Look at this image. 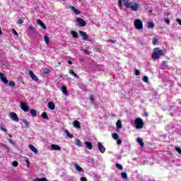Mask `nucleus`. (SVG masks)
Returning <instances> with one entry per match:
<instances>
[{
  "instance_id": "obj_42",
  "label": "nucleus",
  "mask_w": 181,
  "mask_h": 181,
  "mask_svg": "<svg viewBox=\"0 0 181 181\" xmlns=\"http://www.w3.org/2000/svg\"><path fill=\"white\" fill-rule=\"evenodd\" d=\"M18 25H22V23H23V19L20 18L18 21H17Z\"/></svg>"
},
{
  "instance_id": "obj_13",
  "label": "nucleus",
  "mask_w": 181,
  "mask_h": 181,
  "mask_svg": "<svg viewBox=\"0 0 181 181\" xmlns=\"http://www.w3.org/2000/svg\"><path fill=\"white\" fill-rule=\"evenodd\" d=\"M28 73H29L30 77H31L32 80H33L34 81H39V78H37V77H36V76L35 75L33 71H29Z\"/></svg>"
},
{
  "instance_id": "obj_29",
  "label": "nucleus",
  "mask_w": 181,
  "mask_h": 181,
  "mask_svg": "<svg viewBox=\"0 0 181 181\" xmlns=\"http://www.w3.org/2000/svg\"><path fill=\"white\" fill-rule=\"evenodd\" d=\"M121 176L122 179H128V174L125 172L121 173Z\"/></svg>"
},
{
  "instance_id": "obj_35",
  "label": "nucleus",
  "mask_w": 181,
  "mask_h": 181,
  "mask_svg": "<svg viewBox=\"0 0 181 181\" xmlns=\"http://www.w3.org/2000/svg\"><path fill=\"white\" fill-rule=\"evenodd\" d=\"M116 168H117V169L119 170H122V169H123L122 165H121V164H119L118 163H116Z\"/></svg>"
},
{
  "instance_id": "obj_46",
  "label": "nucleus",
  "mask_w": 181,
  "mask_h": 181,
  "mask_svg": "<svg viewBox=\"0 0 181 181\" xmlns=\"http://www.w3.org/2000/svg\"><path fill=\"white\" fill-rule=\"evenodd\" d=\"M118 138H119V136H118V134L114 133V139L117 140Z\"/></svg>"
},
{
  "instance_id": "obj_12",
  "label": "nucleus",
  "mask_w": 181,
  "mask_h": 181,
  "mask_svg": "<svg viewBox=\"0 0 181 181\" xmlns=\"http://www.w3.org/2000/svg\"><path fill=\"white\" fill-rule=\"evenodd\" d=\"M37 25H39V26L42 28V29H44L45 30H46V29H47V28L46 27L45 23H43V22L40 19L37 20Z\"/></svg>"
},
{
  "instance_id": "obj_43",
  "label": "nucleus",
  "mask_w": 181,
  "mask_h": 181,
  "mask_svg": "<svg viewBox=\"0 0 181 181\" xmlns=\"http://www.w3.org/2000/svg\"><path fill=\"white\" fill-rule=\"evenodd\" d=\"M19 163H18V161H13L12 163V166H14V168H16V166H18Z\"/></svg>"
},
{
  "instance_id": "obj_56",
  "label": "nucleus",
  "mask_w": 181,
  "mask_h": 181,
  "mask_svg": "<svg viewBox=\"0 0 181 181\" xmlns=\"http://www.w3.org/2000/svg\"><path fill=\"white\" fill-rule=\"evenodd\" d=\"M81 181H87V178L82 177H81Z\"/></svg>"
},
{
  "instance_id": "obj_17",
  "label": "nucleus",
  "mask_w": 181,
  "mask_h": 181,
  "mask_svg": "<svg viewBox=\"0 0 181 181\" xmlns=\"http://www.w3.org/2000/svg\"><path fill=\"white\" fill-rule=\"evenodd\" d=\"M29 148H30V151H32V152H33L34 153H35V154L39 153V151H37V149L36 148V147H35V146L30 144Z\"/></svg>"
},
{
  "instance_id": "obj_28",
  "label": "nucleus",
  "mask_w": 181,
  "mask_h": 181,
  "mask_svg": "<svg viewBox=\"0 0 181 181\" xmlns=\"http://www.w3.org/2000/svg\"><path fill=\"white\" fill-rule=\"evenodd\" d=\"M30 114L33 117H36L37 115V112L36 110L33 109L30 110Z\"/></svg>"
},
{
  "instance_id": "obj_62",
  "label": "nucleus",
  "mask_w": 181,
  "mask_h": 181,
  "mask_svg": "<svg viewBox=\"0 0 181 181\" xmlns=\"http://www.w3.org/2000/svg\"><path fill=\"white\" fill-rule=\"evenodd\" d=\"M146 117H148V113H145Z\"/></svg>"
},
{
  "instance_id": "obj_23",
  "label": "nucleus",
  "mask_w": 181,
  "mask_h": 181,
  "mask_svg": "<svg viewBox=\"0 0 181 181\" xmlns=\"http://www.w3.org/2000/svg\"><path fill=\"white\" fill-rule=\"evenodd\" d=\"M147 28L148 29H153L155 28V24L153 22L147 23Z\"/></svg>"
},
{
  "instance_id": "obj_18",
  "label": "nucleus",
  "mask_w": 181,
  "mask_h": 181,
  "mask_svg": "<svg viewBox=\"0 0 181 181\" xmlns=\"http://www.w3.org/2000/svg\"><path fill=\"white\" fill-rule=\"evenodd\" d=\"M74 167L75 168L76 170H77V172H83V168L80 167V165H78L77 163H74Z\"/></svg>"
},
{
  "instance_id": "obj_16",
  "label": "nucleus",
  "mask_w": 181,
  "mask_h": 181,
  "mask_svg": "<svg viewBox=\"0 0 181 181\" xmlns=\"http://www.w3.org/2000/svg\"><path fill=\"white\" fill-rule=\"evenodd\" d=\"M51 149H52L53 151H62V148L57 144H52Z\"/></svg>"
},
{
  "instance_id": "obj_33",
  "label": "nucleus",
  "mask_w": 181,
  "mask_h": 181,
  "mask_svg": "<svg viewBox=\"0 0 181 181\" xmlns=\"http://www.w3.org/2000/svg\"><path fill=\"white\" fill-rule=\"evenodd\" d=\"M142 81L144 83H149V78H148L146 76H143Z\"/></svg>"
},
{
  "instance_id": "obj_19",
  "label": "nucleus",
  "mask_w": 181,
  "mask_h": 181,
  "mask_svg": "<svg viewBox=\"0 0 181 181\" xmlns=\"http://www.w3.org/2000/svg\"><path fill=\"white\" fill-rule=\"evenodd\" d=\"M84 144L88 149H93V144L91 142L85 141Z\"/></svg>"
},
{
  "instance_id": "obj_63",
  "label": "nucleus",
  "mask_w": 181,
  "mask_h": 181,
  "mask_svg": "<svg viewBox=\"0 0 181 181\" xmlns=\"http://www.w3.org/2000/svg\"><path fill=\"white\" fill-rule=\"evenodd\" d=\"M58 64H62V63L59 62Z\"/></svg>"
},
{
  "instance_id": "obj_64",
  "label": "nucleus",
  "mask_w": 181,
  "mask_h": 181,
  "mask_svg": "<svg viewBox=\"0 0 181 181\" xmlns=\"http://www.w3.org/2000/svg\"><path fill=\"white\" fill-rule=\"evenodd\" d=\"M62 1H65V0H62Z\"/></svg>"
},
{
  "instance_id": "obj_39",
  "label": "nucleus",
  "mask_w": 181,
  "mask_h": 181,
  "mask_svg": "<svg viewBox=\"0 0 181 181\" xmlns=\"http://www.w3.org/2000/svg\"><path fill=\"white\" fill-rule=\"evenodd\" d=\"M69 74H71L74 77H77V74L73 71V70L69 71Z\"/></svg>"
},
{
  "instance_id": "obj_27",
  "label": "nucleus",
  "mask_w": 181,
  "mask_h": 181,
  "mask_svg": "<svg viewBox=\"0 0 181 181\" xmlns=\"http://www.w3.org/2000/svg\"><path fill=\"white\" fill-rule=\"evenodd\" d=\"M61 91L65 95H67V88L66 86H62L61 88Z\"/></svg>"
},
{
  "instance_id": "obj_59",
  "label": "nucleus",
  "mask_w": 181,
  "mask_h": 181,
  "mask_svg": "<svg viewBox=\"0 0 181 181\" xmlns=\"http://www.w3.org/2000/svg\"><path fill=\"white\" fill-rule=\"evenodd\" d=\"M0 35H2V30L1 29V27H0Z\"/></svg>"
},
{
  "instance_id": "obj_15",
  "label": "nucleus",
  "mask_w": 181,
  "mask_h": 181,
  "mask_svg": "<svg viewBox=\"0 0 181 181\" xmlns=\"http://www.w3.org/2000/svg\"><path fill=\"white\" fill-rule=\"evenodd\" d=\"M72 124L74 128H77L78 129H80L81 128V126L80 125V122L77 120L74 121Z\"/></svg>"
},
{
  "instance_id": "obj_38",
  "label": "nucleus",
  "mask_w": 181,
  "mask_h": 181,
  "mask_svg": "<svg viewBox=\"0 0 181 181\" xmlns=\"http://www.w3.org/2000/svg\"><path fill=\"white\" fill-rule=\"evenodd\" d=\"M35 181H47V179H46V177L37 178V179L35 180Z\"/></svg>"
},
{
  "instance_id": "obj_7",
  "label": "nucleus",
  "mask_w": 181,
  "mask_h": 181,
  "mask_svg": "<svg viewBox=\"0 0 181 181\" xmlns=\"http://www.w3.org/2000/svg\"><path fill=\"white\" fill-rule=\"evenodd\" d=\"M20 105L21 108L23 110V111H25V112H28V111H29V106H28V103L21 102Z\"/></svg>"
},
{
  "instance_id": "obj_57",
  "label": "nucleus",
  "mask_w": 181,
  "mask_h": 181,
  "mask_svg": "<svg viewBox=\"0 0 181 181\" xmlns=\"http://www.w3.org/2000/svg\"><path fill=\"white\" fill-rule=\"evenodd\" d=\"M152 12H153V11L152 9H150V10L148 11V13H152Z\"/></svg>"
},
{
  "instance_id": "obj_24",
  "label": "nucleus",
  "mask_w": 181,
  "mask_h": 181,
  "mask_svg": "<svg viewBox=\"0 0 181 181\" xmlns=\"http://www.w3.org/2000/svg\"><path fill=\"white\" fill-rule=\"evenodd\" d=\"M48 108H49V110H54V108H55L54 103H53V102H49V103H48Z\"/></svg>"
},
{
  "instance_id": "obj_34",
  "label": "nucleus",
  "mask_w": 181,
  "mask_h": 181,
  "mask_svg": "<svg viewBox=\"0 0 181 181\" xmlns=\"http://www.w3.org/2000/svg\"><path fill=\"white\" fill-rule=\"evenodd\" d=\"M44 40H45L46 45H49V37H47V35H44Z\"/></svg>"
},
{
  "instance_id": "obj_54",
  "label": "nucleus",
  "mask_w": 181,
  "mask_h": 181,
  "mask_svg": "<svg viewBox=\"0 0 181 181\" xmlns=\"http://www.w3.org/2000/svg\"><path fill=\"white\" fill-rule=\"evenodd\" d=\"M8 141L11 145H15V142L12 139H10Z\"/></svg>"
},
{
  "instance_id": "obj_22",
  "label": "nucleus",
  "mask_w": 181,
  "mask_h": 181,
  "mask_svg": "<svg viewBox=\"0 0 181 181\" xmlns=\"http://www.w3.org/2000/svg\"><path fill=\"white\" fill-rule=\"evenodd\" d=\"M64 134L66 135L67 138H70L71 139L74 138L73 134H71L67 129L64 130Z\"/></svg>"
},
{
  "instance_id": "obj_48",
  "label": "nucleus",
  "mask_w": 181,
  "mask_h": 181,
  "mask_svg": "<svg viewBox=\"0 0 181 181\" xmlns=\"http://www.w3.org/2000/svg\"><path fill=\"white\" fill-rule=\"evenodd\" d=\"M117 145H121V144H122V140H121V139H117Z\"/></svg>"
},
{
  "instance_id": "obj_50",
  "label": "nucleus",
  "mask_w": 181,
  "mask_h": 181,
  "mask_svg": "<svg viewBox=\"0 0 181 181\" xmlns=\"http://www.w3.org/2000/svg\"><path fill=\"white\" fill-rule=\"evenodd\" d=\"M0 129H1V131H4V132H7L8 131L6 129L4 128V127L2 126L0 127Z\"/></svg>"
},
{
  "instance_id": "obj_30",
  "label": "nucleus",
  "mask_w": 181,
  "mask_h": 181,
  "mask_svg": "<svg viewBox=\"0 0 181 181\" xmlns=\"http://www.w3.org/2000/svg\"><path fill=\"white\" fill-rule=\"evenodd\" d=\"M75 144H76V146L81 147V141H80V139H76L75 140Z\"/></svg>"
},
{
  "instance_id": "obj_60",
  "label": "nucleus",
  "mask_w": 181,
  "mask_h": 181,
  "mask_svg": "<svg viewBox=\"0 0 181 181\" xmlns=\"http://www.w3.org/2000/svg\"><path fill=\"white\" fill-rule=\"evenodd\" d=\"M112 138H114V133H112Z\"/></svg>"
},
{
  "instance_id": "obj_10",
  "label": "nucleus",
  "mask_w": 181,
  "mask_h": 181,
  "mask_svg": "<svg viewBox=\"0 0 181 181\" xmlns=\"http://www.w3.org/2000/svg\"><path fill=\"white\" fill-rule=\"evenodd\" d=\"M98 148L101 153H104L105 152V147H104V145H103V143L101 142H98Z\"/></svg>"
},
{
  "instance_id": "obj_9",
  "label": "nucleus",
  "mask_w": 181,
  "mask_h": 181,
  "mask_svg": "<svg viewBox=\"0 0 181 181\" xmlns=\"http://www.w3.org/2000/svg\"><path fill=\"white\" fill-rule=\"evenodd\" d=\"M79 35L81 36L83 40H88L89 37L87 35V33L84 31L79 30Z\"/></svg>"
},
{
  "instance_id": "obj_58",
  "label": "nucleus",
  "mask_w": 181,
  "mask_h": 181,
  "mask_svg": "<svg viewBox=\"0 0 181 181\" xmlns=\"http://www.w3.org/2000/svg\"><path fill=\"white\" fill-rule=\"evenodd\" d=\"M69 64H73V62L71 61H68Z\"/></svg>"
},
{
  "instance_id": "obj_21",
  "label": "nucleus",
  "mask_w": 181,
  "mask_h": 181,
  "mask_svg": "<svg viewBox=\"0 0 181 181\" xmlns=\"http://www.w3.org/2000/svg\"><path fill=\"white\" fill-rule=\"evenodd\" d=\"M71 35L73 36L74 39H78V33L74 30H71Z\"/></svg>"
},
{
  "instance_id": "obj_45",
  "label": "nucleus",
  "mask_w": 181,
  "mask_h": 181,
  "mask_svg": "<svg viewBox=\"0 0 181 181\" xmlns=\"http://www.w3.org/2000/svg\"><path fill=\"white\" fill-rule=\"evenodd\" d=\"M134 74L135 76H139L141 74V72L138 69H135Z\"/></svg>"
},
{
  "instance_id": "obj_52",
  "label": "nucleus",
  "mask_w": 181,
  "mask_h": 181,
  "mask_svg": "<svg viewBox=\"0 0 181 181\" xmlns=\"http://www.w3.org/2000/svg\"><path fill=\"white\" fill-rule=\"evenodd\" d=\"M13 33L16 35V36H19V35L18 34V32H16L15 30V29H13Z\"/></svg>"
},
{
  "instance_id": "obj_40",
  "label": "nucleus",
  "mask_w": 181,
  "mask_h": 181,
  "mask_svg": "<svg viewBox=\"0 0 181 181\" xmlns=\"http://www.w3.org/2000/svg\"><path fill=\"white\" fill-rule=\"evenodd\" d=\"M8 86L9 87H15V83H13V81H9Z\"/></svg>"
},
{
  "instance_id": "obj_8",
  "label": "nucleus",
  "mask_w": 181,
  "mask_h": 181,
  "mask_svg": "<svg viewBox=\"0 0 181 181\" xmlns=\"http://www.w3.org/2000/svg\"><path fill=\"white\" fill-rule=\"evenodd\" d=\"M10 118L13 121H15V122H19V117H18V115L15 112H11L10 113Z\"/></svg>"
},
{
  "instance_id": "obj_25",
  "label": "nucleus",
  "mask_w": 181,
  "mask_h": 181,
  "mask_svg": "<svg viewBox=\"0 0 181 181\" xmlns=\"http://www.w3.org/2000/svg\"><path fill=\"white\" fill-rule=\"evenodd\" d=\"M137 142H138V144H140V146H141V148H144V141L142 140V139H141V138H137Z\"/></svg>"
},
{
  "instance_id": "obj_37",
  "label": "nucleus",
  "mask_w": 181,
  "mask_h": 181,
  "mask_svg": "<svg viewBox=\"0 0 181 181\" xmlns=\"http://www.w3.org/2000/svg\"><path fill=\"white\" fill-rule=\"evenodd\" d=\"M43 73H44V74H49V73H50V69L45 68L43 70Z\"/></svg>"
},
{
  "instance_id": "obj_44",
  "label": "nucleus",
  "mask_w": 181,
  "mask_h": 181,
  "mask_svg": "<svg viewBox=\"0 0 181 181\" xmlns=\"http://www.w3.org/2000/svg\"><path fill=\"white\" fill-rule=\"evenodd\" d=\"M164 21L167 25H170V20L169 18H164Z\"/></svg>"
},
{
  "instance_id": "obj_31",
  "label": "nucleus",
  "mask_w": 181,
  "mask_h": 181,
  "mask_svg": "<svg viewBox=\"0 0 181 181\" xmlns=\"http://www.w3.org/2000/svg\"><path fill=\"white\" fill-rule=\"evenodd\" d=\"M28 32L29 33H35V28L33 26L30 25L28 27Z\"/></svg>"
},
{
  "instance_id": "obj_2",
  "label": "nucleus",
  "mask_w": 181,
  "mask_h": 181,
  "mask_svg": "<svg viewBox=\"0 0 181 181\" xmlns=\"http://www.w3.org/2000/svg\"><path fill=\"white\" fill-rule=\"evenodd\" d=\"M134 124L136 129H142L144 128V120L139 117L135 119Z\"/></svg>"
},
{
  "instance_id": "obj_20",
  "label": "nucleus",
  "mask_w": 181,
  "mask_h": 181,
  "mask_svg": "<svg viewBox=\"0 0 181 181\" xmlns=\"http://www.w3.org/2000/svg\"><path fill=\"white\" fill-rule=\"evenodd\" d=\"M69 8L71 11H73L76 15H80V11H78L74 6H70Z\"/></svg>"
},
{
  "instance_id": "obj_26",
  "label": "nucleus",
  "mask_w": 181,
  "mask_h": 181,
  "mask_svg": "<svg viewBox=\"0 0 181 181\" xmlns=\"http://www.w3.org/2000/svg\"><path fill=\"white\" fill-rule=\"evenodd\" d=\"M41 117L44 119H49V116H47V113L46 112H42Z\"/></svg>"
},
{
  "instance_id": "obj_61",
  "label": "nucleus",
  "mask_w": 181,
  "mask_h": 181,
  "mask_svg": "<svg viewBox=\"0 0 181 181\" xmlns=\"http://www.w3.org/2000/svg\"><path fill=\"white\" fill-rule=\"evenodd\" d=\"M9 138H12V135L8 134Z\"/></svg>"
},
{
  "instance_id": "obj_47",
  "label": "nucleus",
  "mask_w": 181,
  "mask_h": 181,
  "mask_svg": "<svg viewBox=\"0 0 181 181\" xmlns=\"http://www.w3.org/2000/svg\"><path fill=\"white\" fill-rule=\"evenodd\" d=\"M90 101L91 103L94 102V97L93 96V95H90Z\"/></svg>"
},
{
  "instance_id": "obj_5",
  "label": "nucleus",
  "mask_w": 181,
  "mask_h": 181,
  "mask_svg": "<svg viewBox=\"0 0 181 181\" xmlns=\"http://www.w3.org/2000/svg\"><path fill=\"white\" fill-rule=\"evenodd\" d=\"M122 2L126 8L129 7V5L131 4V3H129V0H119L118 5L119 8H122Z\"/></svg>"
},
{
  "instance_id": "obj_32",
  "label": "nucleus",
  "mask_w": 181,
  "mask_h": 181,
  "mask_svg": "<svg viewBox=\"0 0 181 181\" xmlns=\"http://www.w3.org/2000/svg\"><path fill=\"white\" fill-rule=\"evenodd\" d=\"M159 43V40L158 38H153V46H156Z\"/></svg>"
},
{
  "instance_id": "obj_1",
  "label": "nucleus",
  "mask_w": 181,
  "mask_h": 181,
  "mask_svg": "<svg viewBox=\"0 0 181 181\" xmlns=\"http://www.w3.org/2000/svg\"><path fill=\"white\" fill-rule=\"evenodd\" d=\"M164 54L165 53L163 52V49H160V48L156 47L153 49L151 58L153 60H156L158 59H160V57L163 56Z\"/></svg>"
},
{
  "instance_id": "obj_53",
  "label": "nucleus",
  "mask_w": 181,
  "mask_h": 181,
  "mask_svg": "<svg viewBox=\"0 0 181 181\" xmlns=\"http://www.w3.org/2000/svg\"><path fill=\"white\" fill-rule=\"evenodd\" d=\"M163 66H165L166 67H168V62L163 61Z\"/></svg>"
},
{
  "instance_id": "obj_4",
  "label": "nucleus",
  "mask_w": 181,
  "mask_h": 181,
  "mask_svg": "<svg viewBox=\"0 0 181 181\" xmlns=\"http://www.w3.org/2000/svg\"><path fill=\"white\" fill-rule=\"evenodd\" d=\"M127 8L131 9V11H134V12H136L138 11V9H139V4L136 3L130 2V4Z\"/></svg>"
},
{
  "instance_id": "obj_41",
  "label": "nucleus",
  "mask_w": 181,
  "mask_h": 181,
  "mask_svg": "<svg viewBox=\"0 0 181 181\" xmlns=\"http://www.w3.org/2000/svg\"><path fill=\"white\" fill-rule=\"evenodd\" d=\"M175 149L180 155H181V149L180 147H175Z\"/></svg>"
},
{
  "instance_id": "obj_51",
  "label": "nucleus",
  "mask_w": 181,
  "mask_h": 181,
  "mask_svg": "<svg viewBox=\"0 0 181 181\" xmlns=\"http://www.w3.org/2000/svg\"><path fill=\"white\" fill-rule=\"evenodd\" d=\"M25 162L27 163L28 168H29V165H30V162L29 161V160L28 158H26Z\"/></svg>"
},
{
  "instance_id": "obj_6",
  "label": "nucleus",
  "mask_w": 181,
  "mask_h": 181,
  "mask_svg": "<svg viewBox=\"0 0 181 181\" xmlns=\"http://www.w3.org/2000/svg\"><path fill=\"white\" fill-rule=\"evenodd\" d=\"M76 23H78V26H81V28L86 26L87 25V23L85 22L83 18H77L76 20Z\"/></svg>"
},
{
  "instance_id": "obj_49",
  "label": "nucleus",
  "mask_w": 181,
  "mask_h": 181,
  "mask_svg": "<svg viewBox=\"0 0 181 181\" xmlns=\"http://www.w3.org/2000/svg\"><path fill=\"white\" fill-rule=\"evenodd\" d=\"M83 52L84 53V54H90V52L87 49H83Z\"/></svg>"
},
{
  "instance_id": "obj_36",
  "label": "nucleus",
  "mask_w": 181,
  "mask_h": 181,
  "mask_svg": "<svg viewBox=\"0 0 181 181\" xmlns=\"http://www.w3.org/2000/svg\"><path fill=\"white\" fill-rule=\"evenodd\" d=\"M23 122L25 125V128H29V122H28V120H23Z\"/></svg>"
},
{
  "instance_id": "obj_14",
  "label": "nucleus",
  "mask_w": 181,
  "mask_h": 181,
  "mask_svg": "<svg viewBox=\"0 0 181 181\" xmlns=\"http://www.w3.org/2000/svg\"><path fill=\"white\" fill-rule=\"evenodd\" d=\"M0 79L4 84H8V79H6L5 75L2 72H0Z\"/></svg>"
},
{
  "instance_id": "obj_11",
  "label": "nucleus",
  "mask_w": 181,
  "mask_h": 181,
  "mask_svg": "<svg viewBox=\"0 0 181 181\" xmlns=\"http://www.w3.org/2000/svg\"><path fill=\"white\" fill-rule=\"evenodd\" d=\"M116 132H119V129L122 128V122L121 121V119L117 120V122H116Z\"/></svg>"
},
{
  "instance_id": "obj_55",
  "label": "nucleus",
  "mask_w": 181,
  "mask_h": 181,
  "mask_svg": "<svg viewBox=\"0 0 181 181\" xmlns=\"http://www.w3.org/2000/svg\"><path fill=\"white\" fill-rule=\"evenodd\" d=\"M176 22H177L179 23V25H181V20L180 18H177Z\"/></svg>"
},
{
  "instance_id": "obj_3",
  "label": "nucleus",
  "mask_w": 181,
  "mask_h": 181,
  "mask_svg": "<svg viewBox=\"0 0 181 181\" xmlns=\"http://www.w3.org/2000/svg\"><path fill=\"white\" fill-rule=\"evenodd\" d=\"M134 28H136V29H138L139 30H141V29H144V23H142V21L139 19H136L134 21Z\"/></svg>"
}]
</instances>
